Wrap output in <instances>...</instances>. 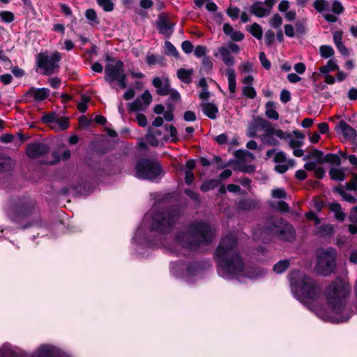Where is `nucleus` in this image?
I'll return each mask as SVG.
<instances>
[{
    "label": "nucleus",
    "instance_id": "obj_1",
    "mask_svg": "<svg viewBox=\"0 0 357 357\" xmlns=\"http://www.w3.org/2000/svg\"><path fill=\"white\" fill-rule=\"evenodd\" d=\"M39 207L36 199L30 196L22 195L13 202L10 219L11 222L27 229L33 226L42 227Z\"/></svg>",
    "mask_w": 357,
    "mask_h": 357
},
{
    "label": "nucleus",
    "instance_id": "obj_2",
    "mask_svg": "<svg viewBox=\"0 0 357 357\" xmlns=\"http://www.w3.org/2000/svg\"><path fill=\"white\" fill-rule=\"evenodd\" d=\"M350 288L342 280L332 282L326 291V300L332 312L338 317L333 318L334 322H346L352 316L351 308L346 307V300Z\"/></svg>",
    "mask_w": 357,
    "mask_h": 357
},
{
    "label": "nucleus",
    "instance_id": "obj_3",
    "mask_svg": "<svg viewBox=\"0 0 357 357\" xmlns=\"http://www.w3.org/2000/svg\"><path fill=\"white\" fill-rule=\"evenodd\" d=\"M188 228L189 231H181L174 236L175 241L182 248L195 251L202 244L208 245L213 241L212 230L208 223L201 220L191 223Z\"/></svg>",
    "mask_w": 357,
    "mask_h": 357
},
{
    "label": "nucleus",
    "instance_id": "obj_4",
    "mask_svg": "<svg viewBox=\"0 0 357 357\" xmlns=\"http://www.w3.org/2000/svg\"><path fill=\"white\" fill-rule=\"evenodd\" d=\"M289 279L292 290L308 302L317 300L322 292L314 280L295 268L289 273Z\"/></svg>",
    "mask_w": 357,
    "mask_h": 357
},
{
    "label": "nucleus",
    "instance_id": "obj_5",
    "mask_svg": "<svg viewBox=\"0 0 357 357\" xmlns=\"http://www.w3.org/2000/svg\"><path fill=\"white\" fill-rule=\"evenodd\" d=\"M181 215L180 209L175 207L157 211L153 215L150 231L166 235L172 231Z\"/></svg>",
    "mask_w": 357,
    "mask_h": 357
},
{
    "label": "nucleus",
    "instance_id": "obj_6",
    "mask_svg": "<svg viewBox=\"0 0 357 357\" xmlns=\"http://www.w3.org/2000/svg\"><path fill=\"white\" fill-rule=\"evenodd\" d=\"M217 261L218 272L223 276L234 277L242 273L245 264L239 253L214 256Z\"/></svg>",
    "mask_w": 357,
    "mask_h": 357
},
{
    "label": "nucleus",
    "instance_id": "obj_7",
    "mask_svg": "<svg viewBox=\"0 0 357 357\" xmlns=\"http://www.w3.org/2000/svg\"><path fill=\"white\" fill-rule=\"evenodd\" d=\"M136 176L138 178L153 181L161 174L163 170L161 165L150 158H140L135 165Z\"/></svg>",
    "mask_w": 357,
    "mask_h": 357
},
{
    "label": "nucleus",
    "instance_id": "obj_8",
    "mask_svg": "<svg viewBox=\"0 0 357 357\" xmlns=\"http://www.w3.org/2000/svg\"><path fill=\"white\" fill-rule=\"evenodd\" d=\"M61 60V54L57 51L54 52L51 56L45 52L38 53L36 58V70L41 69L43 70V75H50L53 74L55 68L59 67V63Z\"/></svg>",
    "mask_w": 357,
    "mask_h": 357
},
{
    "label": "nucleus",
    "instance_id": "obj_9",
    "mask_svg": "<svg viewBox=\"0 0 357 357\" xmlns=\"http://www.w3.org/2000/svg\"><path fill=\"white\" fill-rule=\"evenodd\" d=\"M336 258L337 250L333 248H328L319 254L318 265L323 268L324 273L334 272L336 268Z\"/></svg>",
    "mask_w": 357,
    "mask_h": 357
},
{
    "label": "nucleus",
    "instance_id": "obj_10",
    "mask_svg": "<svg viewBox=\"0 0 357 357\" xmlns=\"http://www.w3.org/2000/svg\"><path fill=\"white\" fill-rule=\"evenodd\" d=\"M153 86L156 88V93L161 96L170 95L168 101L170 100L174 102H178L181 100L180 93L174 89H171L170 82L166 79L163 84L162 79L159 77H155L152 80Z\"/></svg>",
    "mask_w": 357,
    "mask_h": 357
},
{
    "label": "nucleus",
    "instance_id": "obj_11",
    "mask_svg": "<svg viewBox=\"0 0 357 357\" xmlns=\"http://www.w3.org/2000/svg\"><path fill=\"white\" fill-rule=\"evenodd\" d=\"M237 240L231 236L222 238L214 254L215 255H229L231 253H238L236 251Z\"/></svg>",
    "mask_w": 357,
    "mask_h": 357
},
{
    "label": "nucleus",
    "instance_id": "obj_12",
    "mask_svg": "<svg viewBox=\"0 0 357 357\" xmlns=\"http://www.w3.org/2000/svg\"><path fill=\"white\" fill-rule=\"evenodd\" d=\"M50 150V146L43 142H33L27 144L26 155L31 159H36L47 155Z\"/></svg>",
    "mask_w": 357,
    "mask_h": 357
},
{
    "label": "nucleus",
    "instance_id": "obj_13",
    "mask_svg": "<svg viewBox=\"0 0 357 357\" xmlns=\"http://www.w3.org/2000/svg\"><path fill=\"white\" fill-rule=\"evenodd\" d=\"M284 221V220L282 218L273 215L267 217L262 227V232L275 236Z\"/></svg>",
    "mask_w": 357,
    "mask_h": 357
},
{
    "label": "nucleus",
    "instance_id": "obj_14",
    "mask_svg": "<svg viewBox=\"0 0 357 357\" xmlns=\"http://www.w3.org/2000/svg\"><path fill=\"white\" fill-rule=\"evenodd\" d=\"M50 93V90L47 88H36L31 87L24 95V102H29V98H33L36 101L41 102L46 100Z\"/></svg>",
    "mask_w": 357,
    "mask_h": 357
},
{
    "label": "nucleus",
    "instance_id": "obj_15",
    "mask_svg": "<svg viewBox=\"0 0 357 357\" xmlns=\"http://www.w3.org/2000/svg\"><path fill=\"white\" fill-rule=\"evenodd\" d=\"M275 236L282 241L292 242L296 237V231L293 226L284 220Z\"/></svg>",
    "mask_w": 357,
    "mask_h": 357
},
{
    "label": "nucleus",
    "instance_id": "obj_16",
    "mask_svg": "<svg viewBox=\"0 0 357 357\" xmlns=\"http://www.w3.org/2000/svg\"><path fill=\"white\" fill-rule=\"evenodd\" d=\"M156 25L158 32L160 34L167 35V37H169L174 31V24L169 22L168 17L163 13L158 15Z\"/></svg>",
    "mask_w": 357,
    "mask_h": 357
},
{
    "label": "nucleus",
    "instance_id": "obj_17",
    "mask_svg": "<svg viewBox=\"0 0 357 357\" xmlns=\"http://www.w3.org/2000/svg\"><path fill=\"white\" fill-rule=\"evenodd\" d=\"M210 266L208 260H196L190 261L186 266V273L190 276H195Z\"/></svg>",
    "mask_w": 357,
    "mask_h": 357
},
{
    "label": "nucleus",
    "instance_id": "obj_18",
    "mask_svg": "<svg viewBox=\"0 0 357 357\" xmlns=\"http://www.w3.org/2000/svg\"><path fill=\"white\" fill-rule=\"evenodd\" d=\"M335 130L337 133L341 132L344 139L347 140H355L356 139V130L351 126L348 125L344 120L340 121L338 124L335 126Z\"/></svg>",
    "mask_w": 357,
    "mask_h": 357
},
{
    "label": "nucleus",
    "instance_id": "obj_19",
    "mask_svg": "<svg viewBox=\"0 0 357 357\" xmlns=\"http://www.w3.org/2000/svg\"><path fill=\"white\" fill-rule=\"evenodd\" d=\"M104 79L110 86L116 82L119 87L122 89H126L128 86L127 75L124 72L108 76H104Z\"/></svg>",
    "mask_w": 357,
    "mask_h": 357
},
{
    "label": "nucleus",
    "instance_id": "obj_20",
    "mask_svg": "<svg viewBox=\"0 0 357 357\" xmlns=\"http://www.w3.org/2000/svg\"><path fill=\"white\" fill-rule=\"evenodd\" d=\"M234 156L237 159H231L227 163V166H231L234 165H240L242 162H245V157L248 156L251 158H254L253 154L248 151H244L242 149H238L234 151Z\"/></svg>",
    "mask_w": 357,
    "mask_h": 357
},
{
    "label": "nucleus",
    "instance_id": "obj_21",
    "mask_svg": "<svg viewBox=\"0 0 357 357\" xmlns=\"http://www.w3.org/2000/svg\"><path fill=\"white\" fill-rule=\"evenodd\" d=\"M15 167V162L12 158L0 153V172L12 171Z\"/></svg>",
    "mask_w": 357,
    "mask_h": 357
},
{
    "label": "nucleus",
    "instance_id": "obj_22",
    "mask_svg": "<svg viewBox=\"0 0 357 357\" xmlns=\"http://www.w3.org/2000/svg\"><path fill=\"white\" fill-rule=\"evenodd\" d=\"M123 72H124V63L121 60L116 61L114 65L107 63L105 67V76Z\"/></svg>",
    "mask_w": 357,
    "mask_h": 357
},
{
    "label": "nucleus",
    "instance_id": "obj_23",
    "mask_svg": "<svg viewBox=\"0 0 357 357\" xmlns=\"http://www.w3.org/2000/svg\"><path fill=\"white\" fill-rule=\"evenodd\" d=\"M203 113L211 119H215L218 113V107L212 102H202L201 104Z\"/></svg>",
    "mask_w": 357,
    "mask_h": 357
},
{
    "label": "nucleus",
    "instance_id": "obj_24",
    "mask_svg": "<svg viewBox=\"0 0 357 357\" xmlns=\"http://www.w3.org/2000/svg\"><path fill=\"white\" fill-rule=\"evenodd\" d=\"M226 75L228 78V88L230 93V98H234L236 92V73L234 68H229L226 70Z\"/></svg>",
    "mask_w": 357,
    "mask_h": 357
},
{
    "label": "nucleus",
    "instance_id": "obj_25",
    "mask_svg": "<svg viewBox=\"0 0 357 357\" xmlns=\"http://www.w3.org/2000/svg\"><path fill=\"white\" fill-rule=\"evenodd\" d=\"M219 53L222 56L224 63L229 68L234 65V57L231 54L229 50L226 47H220L219 48Z\"/></svg>",
    "mask_w": 357,
    "mask_h": 357
},
{
    "label": "nucleus",
    "instance_id": "obj_26",
    "mask_svg": "<svg viewBox=\"0 0 357 357\" xmlns=\"http://www.w3.org/2000/svg\"><path fill=\"white\" fill-rule=\"evenodd\" d=\"M193 74L192 69H185L181 68L177 70V77L183 83L189 84L192 82V75Z\"/></svg>",
    "mask_w": 357,
    "mask_h": 357
},
{
    "label": "nucleus",
    "instance_id": "obj_27",
    "mask_svg": "<svg viewBox=\"0 0 357 357\" xmlns=\"http://www.w3.org/2000/svg\"><path fill=\"white\" fill-rule=\"evenodd\" d=\"M259 206V202L253 199H242L238 202V207L243 211H250Z\"/></svg>",
    "mask_w": 357,
    "mask_h": 357
},
{
    "label": "nucleus",
    "instance_id": "obj_28",
    "mask_svg": "<svg viewBox=\"0 0 357 357\" xmlns=\"http://www.w3.org/2000/svg\"><path fill=\"white\" fill-rule=\"evenodd\" d=\"M335 232L334 227L331 224L321 225L317 228V235L321 237H330Z\"/></svg>",
    "mask_w": 357,
    "mask_h": 357
},
{
    "label": "nucleus",
    "instance_id": "obj_29",
    "mask_svg": "<svg viewBox=\"0 0 357 357\" xmlns=\"http://www.w3.org/2000/svg\"><path fill=\"white\" fill-rule=\"evenodd\" d=\"M164 128L165 129V130H169V136L167 135H165L163 137H162V140L165 142H167L169 140V137H172V142L175 143L177 141H178V139L177 138V130L176 128V127L171 124V125H168V124H165L164 126Z\"/></svg>",
    "mask_w": 357,
    "mask_h": 357
},
{
    "label": "nucleus",
    "instance_id": "obj_30",
    "mask_svg": "<svg viewBox=\"0 0 357 357\" xmlns=\"http://www.w3.org/2000/svg\"><path fill=\"white\" fill-rule=\"evenodd\" d=\"M266 116L269 119H273L275 121H277L279 119V114L278 112L275 109V102L273 101H268L266 104Z\"/></svg>",
    "mask_w": 357,
    "mask_h": 357
},
{
    "label": "nucleus",
    "instance_id": "obj_31",
    "mask_svg": "<svg viewBox=\"0 0 357 357\" xmlns=\"http://www.w3.org/2000/svg\"><path fill=\"white\" fill-rule=\"evenodd\" d=\"M213 63L210 56H204L202 61V66L199 69V73H204L205 74H210L213 70Z\"/></svg>",
    "mask_w": 357,
    "mask_h": 357
},
{
    "label": "nucleus",
    "instance_id": "obj_32",
    "mask_svg": "<svg viewBox=\"0 0 357 357\" xmlns=\"http://www.w3.org/2000/svg\"><path fill=\"white\" fill-rule=\"evenodd\" d=\"M261 2H255L250 7L251 13L258 17L266 16L268 11L264 7L261 6Z\"/></svg>",
    "mask_w": 357,
    "mask_h": 357
},
{
    "label": "nucleus",
    "instance_id": "obj_33",
    "mask_svg": "<svg viewBox=\"0 0 357 357\" xmlns=\"http://www.w3.org/2000/svg\"><path fill=\"white\" fill-rule=\"evenodd\" d=\"M290 266V261L289 259H283L280 260L278 262H277L273 268V270L275 273L278 274H281L286 271L287 268Z\"/></svg>",
    "mask_w": 357,
    "mask_h": 357
},
{
    "label": "nucleus",
    "instance_id": "obj_34",
    "mask_svg": "<svg viewBox=\"0 0 357 357\" xmlns=\"http://www.w3.org/2000/svg\"><path fill=\"white\" fill-rule=\"evenodd\" d=\"M220 182L216 179L205 181L200 186V190L204 192L212 190L218 186Z\"/></svg>",
    "mask_w": 357,
    "mask_h": 357
},
{
    "label": "nucleus",
    "instance_id": "obj_35",
    "mask_svg": "<svg viewBox=\"0 0 357 357\" xmlns=\"http://www.w3.org/2000/svg\"><path fill=\"white\" fill-rule=\"evenodd\" d=\"M338 65L333 60L330 59L327 61L326 65L321 66L319 71L322 74H328L331 71L338 70Z\"/></svg>",
    "mask_w": 357,
    "mask_h": 357
},
{
    "label": "nucleus",
    "instance_id": "obj_36",
    "mask_svg": "<svg viewBox=\"0 0 357 357\" xmlns=\"http://www.w3.org/2000/svg\"><path fill=\"white\" fill-rule=\"evenodd\" d=\"M329 175L332 180L343 181L345 179V173L342 169L331 168Z\"/></svg>",
    "mask_w": 357,
    "mask_h": 357
},
{
    "label": "nucleus",
    "instance_id": "obj_37",
    "mask_svg": "<svg viewBox=\"0 0 357 357\" xmlns=\"http://www.w3.org/2000/svg\"><path fill=\"white\" fill-rule=\"evenodd\" d=\"M248 31L257 39H261L263 36V30L259 24L254 22L252 25H250Z\"/></svg>",
    "mask_w": 357,
    "mask_h": 357
},
{
    "label": "nucleus",
    "instance_id": "obj_38",
    "mask_svg": "<svg viewBox=\"0 0 357 357\" xmlns=\"http://www.w3.org/2000/svg\"><path fill=\"white\" fill-rule=\"evenodd\" d=\"M320 55L322 58L328 59L334 56L335 51L332 46L323 45L319 47Z\"/></svg>",
    "mask_w": 357,
    "mask_h": 357
},
{
    "label": "nucleus",
    "instance_id": "obj_39",
    "mask_svg": "<svg viewBox=\"0 0 357 357\" xmlns=\"http://www.w3.org/2000/svg\"><path fill=\"white\" fill-rule=\"evenodd\" d=\"M324 162L329 163L332 165L340 166L341 165V159L337 154L327 153L324 155Z\"/></svg>",
    "mask_w": 357,
    "mask_h": 357
},
{
    "label": "nucleus",
    "instance_id": "obj_40",
    "mask_svg": "<svg viewBox=\"0 0 357 357\" xmlns=\"http://www.w3.org/2000/svg\"><path fill=\"white\" fill-rule=\"evenodd\" d=\"M114 0H96L97 4L105 11L112 12L114 9Z\"/></svg>",
    "mask_w": 357,
    "mask_h": 357
},
{
    "label": "nucleus",
    "instance_id": "obj_41",
    "mask_svg": "<svg viewBox=\"0 0 357 357\" xmlns=\"http://www.w3.org/2000/svg\"><path fill=\"white\" fill-rule=\"evenodd\" d=\"M145 139L149 145L153 147L159 146V141L153 133V128L151 127H149Z\"/></svg>",
    "mask_w": 357,
    "mask_h": 357
},
{
    "label": "nucleus",
    "instance_id": "obj_42",
    "mask_svg": "<svg viewBox=\"0 0 357 357\" xmlns=\"http://www.w3.org/2000/svg\"><path fill=\"white\" fill-rule=\"evenodd\" d=\"M313 7L319 12L322 13L329 10V4L326 0H316L313 3Z\"/></svg>",
    "mask_w": 357,
    "mask_h": 357
},
{
    "label": "nucleus",
    "instance_id": "obj_43",
    "mask_svg": "<svg viewBox=\"0 0 357 357\" xmlns=\"http://www.w3.org/2000/svg\"><path fill=\"white\" fill-rule=\"evenodd\" d=\"M234 170L251 174L255 171V167L252 165H245V162H242L240 165H238V167H234Z\"/></svg>",
    "mask_w": 357,
    "mask_h": 357
},
{
    "label": "nucleus",
    "instance_id": "obj_44",
    "mask_svg": "<svg viewBox=\"0 0 357 357\" xmlns=\"http://www.w3.org/2000/svg\"><path fill=\"white\" fill-rule=\"evenodd\" d=\"M86 18L89 20L91 24H98L99 20L97 16L96 12L93 8L87 9L85 12Z\"/></svg>",
    "mask_w": 357,
    "mask_h": 357
},
{
    "label": "nucleus",
    "instance_id": "obj_45",
    "mask_svg": "<svg viewBox=\"0 0 357 357\" xmlns=\"http://www.w3.org/2000/svg\"><path fill=\"white\" fill-rule=\"evenodd\" d=\"M39 357H59L46 345L40 347Z\"/></svg>",
    "mask_w": 357,
    "mask_h": 357
},
{
    "label": "nucleus",
    "instance_id": "obj_46",
    "mask_svg": "<svg viewBox=\"0 0 357 357\" xmlns=\"http://www.w3.org/2000/svg\"><path fill=\"white\" fill-rule=\"evenodd\" d=\"M0 19L5 23H11L15 20L14 14L8 10L0 11Z\"/></svg>",
    "mask_w": 357,
    "mask_h": 357
},
{
    "label": "nucleus",
    "instance_id": "obj_47",
    "mask_svg": "<svg viewBox=\"0 0 357 357\" xmlns=\"http://www.w3.org/2000/svg\"><path fill=\"white\" fill-rule=\"evenodd\" d=\"M165 47L166 48L167 54L172 55L176 59H178L179 57V53L178 52L176 48L171 42L166 40L165 42Z\"/></svg>",
    "mask_w": 357,
    "mask_h": 357
},
{
    "label": "nucleus",
    "instance_id": "obj_48",
    "mask_svg": "<svg viewBox=\"0 0 357 357\" xmlns=\"http://www.w3.org/2000/svg\"><path fill=\"white\" fill-rule=\"evenodd\" d=\"M90 98L82 95L81 96V102L77 104V109L80 113H85L87 110V104L90 101Z\"/></svg>",
    "mask_w": 357,
    "mask_h": 357
},
{
    "label": "nucleus",
    "instance_id": "obj_49",
    "mask_svg": "<svg viewBox=\"0 0 357 357\" xmlns=\"http://www.w3.org/2000/svg\"><path fill=\"white\" fill-rule=\"evenodd\" d=\"M128 109L130 112L142 110V103L140 99L137 98L133 102L129 103Z\"/></svg>",
    "mask_w": 357,
    "mask_h": 357
},
{
    "label": "nucleus",
    "instance_id": "obj_50",
    "mask_svg": "<svg viewBox=\"0 0 357 357\" xmlns=\"http://www.w3.org/2000/svg\"><path fill=\"white\" fill-rule=\"evenodd\" d=\"M57 116L58 115L56 112H52L50 113L44 114L41 118V121L44 123H56V121L57 120Z\"/></svg>",
    "mask_w": 357,
    "mask_h": 357
},
{
    "label": "nucleus",
    "instance_id": "obj_51",
    "mask_svg": "<svg viewBox=\"0 0 357 357\" xmlns=\"http://www.w3.org/2000/svg\"><path fill=\"white\" fill-rule=\"evenodd\" d=\"M310 156L311 158L316 159L317 163H319V164H322L324 162V153H323V151H321L317 149H312V151L310 153Z\"/></svg>",
    "mask_w": 357,
    "mask_h": 357
},
{
    "label": "nucleus",
    "instance_id": "obj_52",
    "mask_svg": "<svg viewBox=\"0 0 357 357\" xmlns=\"http://www.w3.org/2000/svg\"><path fill=\"white\" fill-rule=\"evenodd\" d=\"M243 94L250 99H254L257 96V92L255 88L251 86H244L243 88Z\"/></svg>",
    "mask_w": 357,
    "mask_h": 357
},
{
    "label": "nucleus",
    "instance_id": "obj_53",
    "mask_svg": "<svg viewBox=\"0 0 357 357\" xmlns=\"http://www.w3.org/2000/svg\"><path fill=\"white\" fill-rule=\"evenodd\" d=\"M269 23L273 28L279 29L282 24V18L278 13H275Z\"/></svg>",
    "mask_w": 357,
    "mask_h": 357
},
{
    "label": "nucleus",
    "instance_id": "obj_54",
    "mask_svg": "<svg viewBox=\"0 0 357 357\" xmlns=\"http://www.w3.org/2000/svg\"><path fill=\"white\" fill-rule=\"evenodd\" d=\"M295 28L296 33L300 36H303L307 33L305 23L303 20H298L295 23Z\"/></svg>",
    "mask_w": 357,
    "mask_h": 357
},
{
    "label": "nucleus",
    "instance_id": "obj_55",
    "mask_svg": "<svg viewBox=\"0 0 357 357\" xmlns=\"http://www.w3.org/2000/svg\"><path fill=\"white\" fill-rule=\"evenodd\" d=\"M56 123L59 125L61 130H65L68 128L70 126L69 119L67 117H59L57 116V120L56 121Z\"/></svg>",
    "mask_w": 357,
    "mask_h": 357
},
{
    "label": "nucleus",
    "instance_id": "obj_56",
    "mask_svg": "<svg viewBox=\"0 0 357 357\" xmlns=\"http://www.w3.org/2000/svg\"><path fill=\"white\" fill-rule=\"evenodd\" d=\"M332 11L336 15H340L344 11V8L340 1L335 0L332 3Z\"/></svg>",
    "mask_w": 357,
    "mask_h": 357
},
{
    "label": "nucleus",
    "instance_id": "obj_57",
    "mask_svg": "<svg viewBox=\"0 0 357 357\" xmlns=\"http://www.w3.org/2000/svg\"><path fill=\"white\" fill-rule=\"evenodd\" d=\"M275 33L268 29L265 33V43L267 46H271L275 41Z\"/></svg>",
    "mask_w": 357,
    "mask_h": 357
},
{
    "label": "nucleus",
    "instance_id": "obj_58",
    "mask_svg": "<svg viewBox=\"0 0 357 357\" xmlns=\"http://www.w3.org/2000/svg\"><path fill=\"white\" fill-rule=\"evenodd\" d=\"M259 59L261 66L266 69H271V64L270 61L266 58V56L264 52H261L259 55Z\"/></svg>",
    "mask_w": 357,
    "mask_h": 357
},
{
    "label": "nucleus",
    "instance_id": "obj_59",
    "mask_svg": "<svg viewBox=\"0 0 357 357\" xmlns=\"http://www.w3.org/2000/svg\"><path fill=\"white\" fill-rule=\"evenodd\" d=\"M240 13V9L236 7H229L227 10V14L233 20L238 19Z\"/></svg>",
    "mask_w": 357,
    "mask_h": 357
},
{
    "label": "nucleus",
    "instance_id": "obj_60",
    "mask_svg": "<svg viewBox=\"0 0 357 357\" xmlns=\"http://www.w3.org/2000/svg\"><path fill=\"white\" fill-rule=\"evenodd\" d=\"M271 195L273 198L286 199L287 193L282 188H276L272 190Z\"/></svg>",
    "mask_w": 357,
    "mask_h": 357
},
{
    "label": "nucleus",
    "instance_id": "obj_61",
    "mask_svg": "<svg viewBox=\"0 0 357 357\" xmlns=\"http://www.w3.org/2000/svg\"><path fill=\"white\" fill-rule=\"evenodd\" d=\"M257 128H261L264 129V128L266 127L268 124H270V122L264 119L261 117L257 116L255 119V122L252 123Z\"/></svg>",
    "mask_w": 357,
    "mask_h": 357
},
{
    "label": "nucleus",
    "instance_id": "obj_62",
    "mask_svg": "<svg viewBox=\"0 0 357 357\" xmlns=\"http://www.w3.org/2000/svg\"><path fill=\"white\" fill-rule=\"evenodd\" d=\"M206 50L207 49L206 46L197 45L195 49L194 54L197 58L204 57L206 56L205 54L206 53Z\"/></svg>",
    "mask_w": 357,
    "mask_h": 357
},
{
    "label": "nucleus",
    "instance_id": "obj_63",
    "mask_svg": "<svg viewBox=\"0 0 357 357\" xmlns=\"http://www.w3.org/2000/svg\"><path fill=\"white\" fill-rule=\"evenodd\" d=\"M181 48L185 54H190L193 51L194 47L190 40H184L181 43Z\"/></svg>",
    "mask_w": 357,
    "mask_h": 357
},
{
    "label": "nucleus",
    "instance_id": "obj_64",
    "mask_svg": "<svg viewBox=\"0 0 357 357\" xmlns=\"http://www.w3.org/2000/svg\"><path fill=\"white\" fill-rule=\"evenodd\" d=\"M280 101L282 103H287L291 100V93L287 89H282L280 93Z\"/></svg>",
    "mask_w": 357,
    "mask_h": 357
}]
</instances>
